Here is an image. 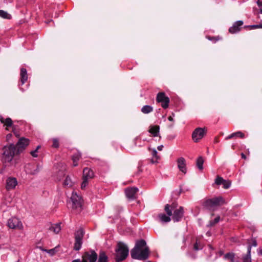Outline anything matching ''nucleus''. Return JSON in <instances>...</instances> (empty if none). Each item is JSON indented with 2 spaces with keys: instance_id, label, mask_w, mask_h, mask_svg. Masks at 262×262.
I'll return each mask as SVG.
<instances>
[{
  "instance_id": "11",
  "label": "nucleus",
  "mask_w": 262,
  "mask_h": 262,
  "mask_svg": "<svg viewBox=\"0 0 262 262\" xmlns=\"http://www.w3.org/2000/svg\"><path fill=\"white\" fill-rule=\"evenodd\" d=\"M157 101L159 103H162L161 105L163 108H166L168 107L169 99L165 96L164 92H160L157 96Z\"/></svg>"
},
{
  "instance_id": "6",
  "label": "nucleus",
  "mask_w": 262,
  "mask_h": 262,
  "mask_svg": "<svg viewBox=\"0 0 262 262\" xmlns=\"http://www.w3.org/2000/svg\"><path fill=\"white\" fill-rule=\"evenodd\" d=\"M94 177V173L90 168L85 167L83 170V181L81 185V189H84L88 184V179H92Z\"/></svg>"
},
{
  "instance_id": "42",
  "label": "nucleus",
  "mask_w": 262,
  "mask_h": 262,
  "mask_svg": "<svg viewBox=\"0 0 262 262\" xmlns=\"http://www.w3.org/2000/svg\"><path fill=\"white\" fill-rule=\"evenodd\" d=\"M136 198H132V197L128 198V202H131L132 201H134Z\"/></svg>"
},
{
  "instance_id": "8",
  "label": "nucleus",
  "mask_w": 262,
  "mask_h": 262,
  "mask_svg": "<svg viewBox=\"0 0 262 262\" xmlns=\"http://www.w3.org/2000/svg\"><path fill=\"white\" fill-rule=\"evenodd\" d=\"M223 198H212L208 200L205 206L209 209H214L216 207L223 203Z\"/></svg>"
},
{
  "instance_id": "21",
  "label": "nucleus",
  "mask_w": 262,
  "mask_h": 262,
  "mask_svg": "<svg viewBox=\"0 0 262 262\" xmlns=\"http://www.w3.org/2000/svg\"><path fill=\"white\" fill-rule=\"evenodd\" d=\"M28 79V74L26 69L23 68L20 69V81L24 84Z\"/></svg>"
},
{
  "instance_id": "40",
  "label": "nucleus",
  "mask_w": 262,
  "mask_h": 262,
  "mask_svg": "<svg viewBox=\"0 0 262 262\" xmlns=\"http://www.w3.org/2000/svg\"><path fill=\"white\" fill-rule=\"evenodd\" d=\"M208 38L210 40H213L214 41H217L219 40V37H211L208 36Z\"/></svg>"
},
{
  "instance_id": "35",
  "label": "nucleus",
  "mask_w": 262,
  "mask_h": 262,
  "mask_svg": "<svg viewBox=\"0 0 262 262\" xmlns=\"http://www.w3.org/2000/svg\"><path fill=\"white\" fill-rule=\"evenodd\" d=\"M220 216H217L214 219L213 221H211L209 222V226H213L216 223H217L220 221Z\"/></svg>"
},
{
  "instance_id": "5",
  "label": "nucleus",
  "mask_w": 262,
  "mask_h": 262,
  "mask_svg": "<svg viewBox=\"0 0 262 262\" xmlns=\"http://www.w3.org/2000/svg\"><path fill=\"white\" fill-rule=\"evenodd\" d=\"M82 203V198H69L67 200L68 206L78 211L81 210Z\"/></svg>"
},
{
  "instance_id": "45",
  "label": "nucleus",
  "mask_w": 262,
  "mask_h": 262,
  "mask_svg": "<svg viewBox=\"0 0 262 262\" xmlns=\"http://www.w3.org/2000/svg\"><path fill=\"white\" fill-rule=\"evenodd\" d=\"M163 147V145H160V146H159L157 148L159 150H162Z\"/></svg>"
},
{
  "instance_id": "3",
  "label": "nucleus",
  "mask_w": 262,
  "mask_h": 262,
  "mask_svg": "<svg viewBox=\"0 0 262 262\" xmlns=\"http://www.w3.org/2000/svg\"><path fill=\"white\" fill-rule=\"evenodd\" d=\"M128 255V248L123 243L119 242L115 250V260L117 262L124 260Z\"/></svg>"
},
{
  "instance_id": "33",
  "label": "nucleus",
  "mask_w": 262,
  "mask_h": 262,
  "mask_svg": "<svg viewBox=\"0 0 262 262\" xmlns=\"http://www.w3.org/2000/svg\"><path fill=\"white\" fill-rule=\"evenodd\" d=\"M65 175L64 168L63 169L60 170L57 172V177L58 179L60 180Z\"/></svg>"
},
{
  "instance_id": "34",
  "label": "nucleus",
  "mask_w": 262,
  "mask_h": 262,
  "mask_svg": "<svg viewBox=\"0 0 262 262\" xmlns=\"http://www.w3.org/2000/svg\"><path fill=\"white\" fill-rule=\"evenodd\" d=\"M152 156L156 158V160H154V159L151 160V162L152 163H155L157 162V160L160 158L159 156L157 155V152L155 149L152 150Z\"/></svg>"
},
{
  "instance_id": "50",
  "label": "nucleus",
  "mask_w": 262,
  "mask_h": 262,
  "mask_svg": "<svg viewBox=\"0 0 262 262\" xmlns=\"http://www.w3.org/2000/svg\"><path fill=\"white\" fill-rule=\"evenodd\" d=\"M40 148V145H38L37 146L36 148V150H37V151H38V150Z\"/></svg>"
},
{
  "instance_id": "47",
  "label": "nucleus",
  "mask_w": 262,
  "mask_h": 262,
  "mask_svg": "<svg viewBox=\"0 0 262 262\" xmlns=\"http://www.w3.org/2000/svg\"><path fill=\"white\" fill-rule=\"evenodd\" d=\"M168 119L170 121H173V118L171 116H169Z\"/></svg>"
},
{
  "instance_id": "30",
  "label": "nucleus",
  "mask_w": 262,
  "mask_h": 262,
  "mask_svg": "<svg viewBox=\"0 0 262 262\" xmlns=\"http://www.w3.org/2000/svg\"><path fill=\"white\" fill-rule=\"evenodd\" d=\"M79 159H80V155L78 154L74 155L72 157V160L73 162L74 166H76L78 165L77 161L79 160Z\"/></svg>"
},
{
  "instance_id": "41",
  "label": "nucleus",
  "mask_w": 262,
  "mask_h": 262,
  "mask_svg": "<svg viewBox=\"0 0 262 262\" xmlns=\"http://www.w3.org/2000/svg\"><path fill=\"white\" fill-rule=\"evenodd\" d=\"M194 249L195 250H198L199 249H200V248H199L198 246V244L196 243L194 246Z\"/></svg>"
},
{
  "instance_id": "2",
  "label": "nucleus",
  "mask_w": 262,
  "mask_h": 262,
  "mask_svg": "<svg viewBox=\"0 0 262 262\" xmlns=\"http://www.w3.org/2000/svg\"><path fill=\"white\" fill-rule=\"evenodd\" d=\"M164 209L169 216H171L172 215V211L173 212L172 219L174 222L179 221L183 216V207L180 206L177 208V204L176 203L173 202L171 205L166 204Z\"/></svg>"
},
{
  "instance_id": "39",
  "label": "nucleus",
  "mask_w": 262,
  "mask_h": 262,
  "mask_svg": "<svg viewBox=\"0 0 262 262\" xmlns=\"http://www.w3.org/2000/svg\"><path fill=\"white\" fill-rule=\"evenodd\" d=\"M37 152V150H34L33 151H31L30 153L31 155V156L33 157H37L38 155L36 154V152Z\"/></svg>"
},
{
  "instance_id": "36",
  "label": "nucleus",
  "mask_w": 262,
  "mask_h": 262,
  "mask_svg": "<svg viewBox=\"0 0 262 262\" xmlns=\"http://www.w3.org/2000/svg\"><path fill=\"white\" fill-rule=\"evenodd\" d=\"M245 28H249L250 29H257V28H262V24L257 25H251L245 26Z\"/></svg>"
},
{
  "instance_id": "13",
  "label": "nucleus",
  "mask_w": 262,
  "mask_h": 262,
  "mask_svg": "<svg viewBox=\"0 0 262 262\" xmlns=\"http://www.w3.org/2000/svg\"><path fill=\"white\" fill-rule=\"evenodd\" d=\"M8 226L11 229H21L23 228V226L21 222L16 217H12L8 221Z\"/></svg>"
},
{
  "instance_id": "49",
  "label": "nucleus",
  "mask_w": 262,
  "mask_h": 262,
  "mask_svg": "<svg viewBox=\"0 0 262 262\" xmlns=\"http://www.w3.org/2000/svg\"><path fill=\"white\" fill-rule=\"evenodd\" d=\"M253 246H254V247H256L257 246V243H256V242L255 241H254L253 243Z\"/></svg>"
},
{
  "instance_id": "7",
  "label": "nucleus",
  "mask_w": 262,
  "mask_h": 262,
  "mask_svg": "<svg viewBox=\"0 0 262 262\" xmlns=\"http://www.w3.org/2000/svg\"><path fill=\"white\" fill-rule=\"evenodd\" d=\"M84 235L83 231L82 229L78 230L75 234V242L74 249L75 250H79L81 247L82 239Z\"/></svg>"
},
{
  "instance_id": "31",
  "label": "nucleus",
  "mask_w": 262,
  "mask_h": 262,
  "mask_svg": "<svg viewBox=\"0 0 262 262\" xmlns=\"http://www.w3.org/2000/svg\"><path fill=\"white\" fill-rule=\"evenodd\" d=\"M63 185L66 186L71 187L72 185V183L71 179L69 176H67L64 181Z\"/></svg>"
},
{
  "instance_id": "44",
  "label": "nucleus",
  "mask_w": 262,
  "mask_h": 262,
  "mask_svg": "<svg viewBox=\"0 0 262 262\" xmlns=\"http://www.w3.org/2000/svg\"><path fill=\"white\" fill-rule=\"evenodd\" d=\"M72 262H82V260H81L80 259H74Z\"/></svg>"
},
{
  "instance_id": "37",
  "label": "nucleus",
  "mask_w": 262,
  "mask_h": 262,
  "mask_svg": "<svg viewBox=\"0 0 262 262\" xmlns=\"http://www.w3.org/2000/svg\"><path fill=\"white\" fill-rule=\"evenodd\" d=\"M225 257L232 261L234 259V254L232 253H227L225 255Z\"/></svg>"
},
{
  "instance_id": "27",
  "label": "nucleus",
  "mask_w": 262,
  "mask_h": 262,
  "mask_svg": "<svg viewBox=\"0 0 262 262\" xmlns=\"http://www.w3.org/2000/svg\"><path fill=\"white\" fill-rule=\"evenodd\" d=\"M159 217L160 221L162 222L167 223L170 221V216H166L164 214H160L159 215Z\"/></svg>"
},
{
  "instance_id": "4",
  "label": "nucleus",
  "mask_w": 262,
  "mask_h": 262,
  "mask_svg": "<svg viewBox=\"0 0 262 262\" xmlns=\"http://www.w3.org/2000/svg\"><path fill=\"white\" fill-rule=\"evenodd\" d=\"M3 158L5 162H11L15 155H19L17 153V149L15 145L10 144L8 146H5L3 148Z\"/></svg>"
},
{
  "instance_id": "43",
  "label": "nucleus",
  "mask_w": 262,
  "mask_h": 262,
  "mask_svg": "<svg viewBox=\"0 0 262 262\" xmlns=\"http://www.w3.org/2000/svg\"><path fill=\"white\" fill-rule=\"evenodd\" d=\"M38 170H38V166H37V168L34 170V172H32L31 173L33 174H34L36 173H37L38 171Z\"/></svg>"
},
{
  "instance_id": "48",
  "label": "nucleus",
  "mask_w": 262,
  "mask_h": 262,
  "mask_svg": "<svg viewBox=\"0 0 262 262\" xmlns=\"http://www.w3.org/2000/svg\"><path fill=\"white\" fill-rule=\"evenodd\" d=\"M12 136V135L9 134L7 135V140H8Z\"/></svg>"
},
{
  "instance_id": "51",
  "label": "nucleus",
  "mask_w": 262,
  "mask_h": 262,
  "mask_svg": "<svg viewBox=\"0 0 262 262\" xmlns=\"http://www.w3.org/2000/svg\"><path fill=\"white\" fill-rule=\"evenodd\" d=\"M259 253L262 255V250L259 251Z\"/></svg>"
},
{
  "instance_id": "22",
  "label": "nucleus",
  "mask_w": 262,
  "mask_h": 262,
  "mask_svg": "<svg viewBox=\"0 0 262 262\" xmlns=\"http://www.w3.org/2000/svg\"><path fill=\"white\" fill-rule=\"evenodd\" d=\"M50 230L56 234L58 233L61 230L60 224H55L51 225Z\"/></svg>"
},
{
  "instance_id": "12",
  "label": "nucleus",
  "mask_w": 262,
  "mask_h": 262,
  "mask_svg": "<svg viewBox=\"0 0 262 262\" xmlns=\"http://www.w3.org/2000/svg\"><path fill=\"white\" fill-rule=\"evenodd\" d=\"M29 140L25 138H20L15 145L17 149V153L20 154L29 145Z\"/></svg>"
},
{
  "instance_id": "24",
  "label": "nucleus",
  "mask_w": 262,
  "mask_h": 262,
  "mask_svg": "<svg viewBox=\"0 0 262 262\" xmlns=\"http://www.w3.org/2000/svg\"><path fill=\"white\" fill-rule=\"evenodd\" d=\"M234 137H239L241 138H244L245 137V134L241 132H237L234 133H232L230 136L226 138L227 140L231 139Z\"/></svg>"
},
{
  "instance_id": "14",
  "label": "nucleus",
  "mask_w": 262,
  "mask_h": 262,
  "mask_svg": "<svg viewBox=\"0 0 262 262\" xmlns=\"http://www.w3.org/2000/svg\"><path fill=\"white\" fill-rule=\"evenodd\" d=\"M215 184L217 185H223L225 189H228L230 187L231 182L230 180H224L220 176H217L215 180Z\"/></svg>"
},
{
  "instance_id": "28",
  "label": "nucleus",
  "mask_w": 262,
  "mask_h": 262,
  "mask_svg": "<svg viewBox=\"0 0 262 262\" xmlns=\"http://www.w3.org/2000/svg\"><path fill=\"white\" fill-rule=\"evenodd\" d=\"M0 17L8 19H10L12 17L10 14L2 10H0Z\"/></svg>"
},
{
  "instance_id": "23",
  "label": "nucleus",
  "mask_w": 262,
  "mask_h": 262,
  "mask_svg": "<svg viewBox=\"0 0 262 262\" xmlns=\"http://www.w3.org/2000/svg\"><path fill=\"white\" fill-rule=\"evenodd\" d=\"M251 246L249 245L248 247L247 254L245 257H244L243 262H251Z\"/></svg>"
},
{
  "instance_id": "18",
  "label": "nucleus",
  "mask_w": 262,
  "mask_h": 262,
  "mask_svg": "<svg viewBox=\"0 0 262 262\" xmlns=\"http://www.w3.org/2000/svg\"><path fill=\"white\" fill-rule=\"evenodd\" d=\"M138 191L137 187H128L125 189V193L126 196H134Z\"/></svg>"
},
{
  "instance_id": "1",
  "label": "nucleus",
  "mask_w": 262,
  "mask_h": 262,
  "mask_svg": "<svg viewBox=\"0 0 262 262\" xmlns=\"http://www.w3.org/2000/svg\"><path fill=\"white\" fill-rule=\"evenodd\" d=\"M149 250L145 241L142 239L136 242L135 247L132 250L130 254L134 259L145 260L149 256Z\"/></svg>"
},
{
  "instance_id": "26",
  "label": "nucleus",
  "mask_w": 262,
  "mask_h": 262,
  "mask_svg": "<svg viewBox=\"0 0 262 262\" xmlns=\"http://www.w3.org/2000/svg\"><path fill=\"white\" fill-rule=\"evenodd\" d=\"M204 160L202 157H199L196 160V166L200 170L203 169Z\"/></svg>"
},
{
  "instance_id": "32",
  "label": "nucleus",
  "mask_w": 262,
  "mask_h": 262,
  "mask_svg": "<svg viewBox=\"0 0 262 262\" xmlns=\"http://www.w3.org/2000/svg\"><path fill=\"white\" fill-rule=\"evenodd\" d=\"M45 251L49 253L50 255L53 256L58 251L57 247L50 249V250H44Z\"/></svg>"
},
{
  "instance_id": "15",
  "label": "nucleus",
  "mask_w": 262,
  "mask_h": 262,
  "mask_svg": "<svg viewBox=\"0 0 262 262\" xmlns=\"http://www.w3.org/2000/svg\"><path fill=\"white\" fill-rule=\"evenodd\" d=\"M177 163L178 166L180 170L184 173H186L187 172V169L185 159L183 157L178 158L177 160Z\"/></svg>"
},
{
  "instance_id": "46",
  "label": "nucleus",
  "mask_w": 262,
  "mask_h": 262,
  "mask_svg": "<svg viewBox=\"0 0 262 262\" xmlns=\"http://www.w3.org/2000/svg\"><path fill=\"white\" fill-rule=\"evenodd\" d=\"M241 156H242V158H243L244 159H246V156H245V155L244 154L242 153Z\"/></svg>"
},
{
  "instance_id": "16",
  "label": "nucleus",
  "mask_w": 262,
  "mask_h": 262,
  "mask_svg": "<svg viewBox=\"0 0 262 262\" xmlns=\"http://www.w3.org/2000/svg\"><path fill=\"white\" fill-rule=\"evenodd\" d=\"M243 25V21L239 20L235 22L232 27H230L229 29V31L231 33H235L240 31V27Z\"/></svg>"
},
{
  "instance_id": "20",
  "label": "nucleus",
  "mask_w": 262,
  "mask_h": 262,
  "mask_svg": "<svg viewBox=\"0 0 262 262\" xmlns=\"http://www.w3.org/2000/svg\"><path fill=\"white\" fill-rule=\"evenodd\" d=\"M160 130L159 125L150 126L148 132L152 135L154 137H157L158 136Z\"/></svg>"
},
{
  "instance_id": "19",
  "label": "nucleus",
  "mask_w": 262,
  "mask_h": 262,
  "mask_svg": "<svg viewBox=\"0 0 262 262\" xmlns=\"http://www.w3.org/2000/svg\"><path fill=\"white\" fill-rule=\"evenodd\" d=\"M0 121L3 123L4 125L7 127H12L13 126V121L10 118H7L5 119L2 116H0Z\"/></svg>"
},
{
  "instance_id": "9",
  "label": "nucleus",
  "mask_w": 262,
  "mask_h": 262,
  "mask_svg": "<svg viewBox=\"0 0 262 262\" xmlns=\"http://www.w3.org/2000/svg\"><path fill=\"white\" fill-rule=\"evenodd\" d=\"M205 128L198 127L192 133V138L194 142H198L202 139L206 134Z\"/></svg>"
},
{
  "instance_id": "38",
  "label": "nucleus",
  "mask_w": 262,
  "mask_h": 262,
  "mask_svg": "<svg viewBox=\"0 0 262 262\" xmlns=\"http://www.w3.org/2000/svg\"><path fill=\"white\" fill-rule=\"evenodd\" d=\"M53 145L52 146L54 148H58L59 147V143L58 141L56 139H54L53 140Z\"/></svg>"
},
{
  "instance_id": "29",
  "label": "nucleus",
  "mask_w": 262,
  "mask_h": 262,
  "mask_svg": "<svg viewBox=\"0 0 262 262\" xmlns=\"http://www.w3.org/2000/svg\"><path fill=\"white\" fill-rule=\"evenodd\" d=\"M152 111V107L149 105L144 106L141 109V111L144 114L149 113L151 112Z\"/></svg>"
},
{
  "instance_id": "17",
  "label": "nucleus",
  "mask_w": 262,
  "mask_h": 262,
  "mask_svg": "<svg viewBox=\"0 0 262 262\" xmlns=\"http://www.w3.org/2000/svg\"><path fill=\"white\" fill-rule=\"evenodd\" d=\"M17 184V180L14 178H9L7 180L6 189L9 190L14 188Z\"/></svg>"
},
{
  "instance_id": "25",
  "label": "nucleus",
  "mask_w": 262,
  "mask_h": 262,
  "mask_svg": "<svg viewBox=\"0 0 262 262\" xmlns=\"http://www.w3.org/2000/svg\"><path fill=\"white\" fill-rule=\"evenodd\" d=\"M107 256L103 251H101L99 253V258L98 262H107Z\"/></svg>"
},
{
  "instance_id": "10",
  "label": "nucleus",
  "mask_w": 262,
  "mask_h": 262,
  "mask_svg": "<svg viewBox=\"0 0 262 262\" xmlns=\"http://www.w3.org/2000/svg\"><path fill=\"white\" fill-rule=\"evenodd\" d=\"M97 254L94 251L85 252L82 256V262H96Z\"/></svg>"
}]
</instances>
